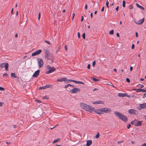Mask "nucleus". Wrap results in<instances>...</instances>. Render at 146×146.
<instances>
[{
	"mask_svg": "<svg viewBox=\"0 0 146 146\" xmlns=\"http://www.w3.org/2000/svg\"><path fill=\"white\" fill-rule=\"evenodd\" d=\"M94 111L99 115L104 114V113H109L111 111L110 108H101L100 109H95Z\"/></svg>",
	"mask_w": 146,
	"mask_h": 146,
	"instance_id": "1",
	"label": "nucleus"
},
{
	"mask_svg": "<svg viewBox=\"0 0 146 146\" xmlns=\"http://www.w3.org/2000/svg\"><path fill=\"white\" fill-rule=\"evenodd\" d=\"M80 106L83 109L85 110L86 111L90 112H92L94 111L95 108L90 106L89 105H88L84 103H80Z\"/></svg>",
	"mask_w": 146,
	"mask_h": 146,
	"instance_id": "2",
	"label": "nucleus"
},
{
	"mask_svg": "<svg viewBox=\"0 0 146 146\" xmlns=\"http://www.w3.org/2000/svg\"><path fill=\"white\" fill-rule=\"evenodd\" d=\"M114 114L116 116H117L123 121L125 122L127 121V117L122 113L117 111H115Z\"/></svg>",
	"mask_w": 146,
	"mask_h": 146,
	"instance_id": "3",
	"label": "nucleus"
},
{
	"mask_svg": "<svg viewBox=\"0 0 146 146\" xmlns=\"http://www.w3.org/2000/svg\"><path fill=\"white\" fill-rule=\"evenodd\" d=\"M47 69L48 70V71L46 72V74H49L54 72L56 70V69L54 67H51L50 66L48 65L46 66Z\"/></svg>",
	"mask_w": 146,
	"mask_h": 146,
	"instance_id": "4",
	"label": "nucleus"
},
{
	"mask_svg": "<svg viewBox=\"0 0 146 146\" xmlns=\"http://www.w3.org/2000/svg\"><path fill=\"white\" fill-rule=\"evenodd\" d=\"M8 66L9 64L8 63H2L0 64V67L1 68L4 67L5 69V70L7 71L8 70Z\"/></svg>",
	"mask_w": 146,
	"mask_h": 146,
	"instance_id": "5",
	"label": "nucleus"
},
{
	"mask_svg": "<svg viewBox=\"0 0 146 146\" xmlns=\"http://www.w3.org/2000/svg\"><path fill=\"white\" fill-rule=\"evenodd\" d=\"M129 113L132 115H137L138 113V111L135 110L131 109L128 111Z\"/></svg>",
	"mask_w": 146,
	"mask_h": 146,
	"instance_id": "6",
	"label": "nucleus"
},
{
	"mask_svg": "<svg viewBox=\"0 0 146 146\" xmlns=\"http://www.w3.org/2000/svg\"><path fill=\"white\" fill-rule=\"evenodd\" d=\"M63 81H64L65 82H66L67 83L69 82V81L68 80H67V78H62L60 79H58L57 80V82H61Z\"/></svg>",
	"mask_w": 146,
	"mask_h": 146,
	"instance_id": "7",
	"label": "nucleus"
},
{
	"mask_svg": "<svg viewBox=\"0 0 146 146\" xmlns=\"http://www.w3.org/2000/svg\"><path fill=\"white\" fill-rule=\"evenodd\" d=\"M39 60L38 61V65L39 68L42 67L43 64V61L41 59H39Z\"/></svg>",
	"mask_w": 146,
	"mask_h": 146,
	"instance_id": "8",
	"label": "nucleus"
},
{
	"mask_svg": "<svg viewBox=\"0 0 146 146\" xmlns=\"http://www.w3.org/2000/svg\"><path fill=\"white\" fill-rule=\"evenodd\" d=\"M80 91V89L77 88H74L73 89L71 90L70 92L72 93H75Z\"/></svg>",
	"mask_w": 146,
	"mask_h": 146,
	"instance_id": "9",
	"label": "nucleus"
},
{
	"mask_svg": "<svg viewBox=\"0 0 146 146\" xmlns=\"http://www.w3.org/2000/svg\"><path fill=\"white\" fill-rule=\"evenodd\" d=\"M42 52V50L40 49H39L34 52L32 54V56H35L37 55L40 54Z\"/></svg>",
	"mask_w": 146,
	"mask_h": 146,
	"instance_id": "10",
	"label": "nucleus"
},
{
	"mask_svg": "<svg viewBox=\"0 0 146 146\" xmlns=\"http://www.w3.org/2000/svg\"><path fill=\"white\" fill-rule=\"evenodd\" d=\"M144 21V18H143L142 19L138 21H134V22L135 23H136L137 24L141 25L143 23V22Z\"/></svg>",
	"mask_w": 146,
	"mask_h": 146,
	"instance_id": "11",
	"label": "nucleus"
},
{
	"mask_svg": "<svg viewBox=\"0 0 146 146\" xmlns=\"http://www.w3.org/2000/svg\"><path fill=\"white\" fill-rule=\"evenodd\" d=\"M92 103L94 104H103L104 102L102 101H93L92 102Z\"/></svg>",
	"mask_w": 146,
	"mask_h": 146,
	"instance_id": "12",
	"label": "nucleus"
},
{
	"mask_svg": "<svg viewBox=\"0 0 146 146\" xmlns=\"http://www.w3.org/2000/svg\"><path fill=\"white\" fill-rule=\"evenodd\" d=\"M133 90L136 91L137 92H146V90H145L142 89H133Z\"/></svg>",
	"mask_w": 146,
	"mask_h": 146,
	"instance_id": "13",
	"label": "nucleus"
},
{
	"mask_svg": "<svg viewBox=\"0 0 146 146\" xmlns=\"http://www.w3.org/2000/svg\"><path fill=\"white\" fill-rule=\"evenodd\" d=\"M40 71L39 70H38L35 71L33 75V77H37L39 75Z\"/></svg>",
	"mask_w": 146,
	"mask_h": 146,
	"instance_id": "14",
	"label": "nucleus"
},
{
	"mask_svg": "<svg viewBox=\"0 0 146 146\" xmlns=\"http://www.w3.org/2000/svg\"><path fill=\"white\" fill-rule=\"evenodd\" d=\"M142 121H139L137 120L136 123H135V126H139L142 125Z\"/></svg>",
	"mask_w": 146,
	"mask_h": 146,
	"instance_id": "15",
	"label": "nucleus"
},
{
	"mask_svg": "<svg viewBox=\"0 0 146 146\" xmlns=\"http://www.w3.org/2000/svg\"><path fill=\"white\" fill-rule=\"evenodd\" d=\"M50 86H51L49 85H47L43 87H40L39 88V89L40 90L45 89L49 87Z\"/></svg>",
	"mask_w": 146,
	"mask_h": 146,
	"instance_id": "16",
	"label": "nucleus"
},
{
	"mask_svg": "<svg viewBox=\"0 0 146 146\" xmlns=\"http://www.w3.org/2000/svg\"><path fill=\"white\" fill-rule=\"evenodd\" d=\"M92 143V141L91 140H88L86 141V146H90Z\"/></svg>",
	"mask_w": 146,
	"mask_h": 146,
	"instance_id": "17",
	"label": "nucleus"
},
{
	"mask_svg": "<svg viewBox=\"0 0 146 146\" xmlns=\"http://www.w3.org/2000/svg\"><path fill=\"white\" fill-rule=\"evenodd\" d=\"M140 106L141 108H146V104L145 103L143 104H141L140 105Z\"/></svg>",
	"mask_w": 146,
	"mask_h": 146,
	"instance_id": "18",
	"label": "nucleus"
},
{
	"mask_svg": "<svg viewBox=\"0 0 146 146\" xmlns=\"http://www.w3.org/2000/svg\"><path fill=\"white\" fill-rule=\"evenodd\" d=\"M136 6H137V7H138L139 8H140V9H142L143 10H144V8L141 6L139 5L138 3H137L136 4Z\"/></svg>",
	"mask_w": 146,
	"mask_h": 146,
	"instance_id": "19",
	"label": "nucleus"
},
{
	"mask_svg": "<svg viewBox=\"0 0 146 146\" xmlns=\"http://www.w3.org/2000/svg\"><path fill=\"white\" fill-rule=\"evenodd\" d=\"M69 80V81L74 82L76 84H79V81H76L73 80Z\"/></svg>",
	"mask_w": 146,
	"mask_h": 146,
	"instance_id": "20",
	"label": "nucleus"
},
{
	"mask_svg": "<svg viewBox=\"0 0 146 146\" xmlns=\"http://www.w3.org/2000/svg\"><path fill=\"white\" fill-rule=\"evenodd\" d=\"M60 140V138H58L54 140L52 143H54L56 142H58V141H59Z\"/></svg>",
	"mask_w": 146,
	"mask_h": 146,
	"instance_id": "21",
	"label": "nucleus"
},
{
	"mask_svg": "<svg viewBox=\"0 0 146 146\" xmlns=\"http://www.w3.org/2000/svg\"><path fill=\"white\" fill-rule=\"evenodd\" d=\"M118 96H119V97H124V93H119L118 94Z\"/></svg>",
	"mask_w": 146,
	"mask_h": 146,
	"instance_id": "22",
	"label": "nucleus"
},
{
	"mask_svg": "<svg viewBox=\"0 0 146 146\" xmlns=\"http://www.w3.org/2000/svg\"><path fill=\"white\" fill-rule=\"evenodd\" d=\"M137 121V119H135V120H134L133 121H131V123L132 124H134V125H135V123H136V122Z\"/></svg>",
	"mask_w": 146,
	"mask_h": 146,
	"instance_id": "23",
	"label": "nucleus"
},
{
	"mask_svg": "<svg viewBox=\"0 0 146 146\" xmlns=\"http://www.w3.org/2000/svg\"><path fill=\"white\" fill-rule=\"evenodd\" d=\"M11 76L14 78L17 77V76L15 75V73H11ZM17 78H18V77Z\"/></svg>",
	"mask_w": 146,
	"mask_h": 146,
	"instance_id": "24",
	"label": "nucleus"
},
{
	"mask_svg": "<svg viewBox=\"0 0 146 146\" xmlns=\"http://www.w3.org/2000/svg\"><path fill=\"white\" fill-rule=\"evenodd\" d=\"M91 79L92 80L94 81L95 82L98 81L99 80L93 77L91 78Z\"/></svg>",
	"mask_w": 146,
	"mask_h": 146,
	"instance_id": "25",
	"label": "nucleus"
},
{
	"mask_svg": "<svg viewBox=\"0 0 146 146\" xmlns=\"http://www.w3.org/2000/svg\"><path fill=\"white\" fill-rule=\"evenodd\" d=\"M122 4H123V7H125V2L124 0H123V1L122 2Z\"/></svg>",
	"mask_w": 146,
	"mask_h": 146,
	"instance_id": "26",
	"label": "nucleus"
},
{
	"mask_svg": "<svg viewBox=\"0 0 146 146\" xmlns=\"http://www.w3.org/2000/svg\"><path fill=\"white\" fill-rule=\"evenodd\" d=\"M45 55H49V52L47 50H45Z\"/></svg>",
	"mask_w": 146,
	"mask_h": 146,
	"instance_id": "27",
	"label": "nucleus"
},
{
	"mask_svg": "<svg viewBox=\"0 0 146 146\" xmlns=\"http://www.w3.org/2000/svg\"><path fill=\"white\" fill-rule=\"evenodd\" d=\"M124 97L125 96L127 97L128 98H130V96L128 95L127 93H124Z\"/></svg>",
	"mask_w": 146,
	"mask_h": 146,
	"instance_id": "28",
	"label": "nucleus"
},
{
	"mask_svg": "<svg viewBox=\"0 0 146 146\" xmlns=\"http://www.w3.org/2000/svg\"><path fill=\"white\" fill-rule=\"evenodd\" d=\"M109 34L111 35H112L113 34V30H111L109 32Z\"/></svg>",
	"mask_w": 146,
	"mask_h": 146,
	"instance_id": "29",
	"label": "nucleus"
},
{
	"mask_svg": "<svg viewBox=\"0 0 146 146\" xmlns=\"http://www.w3.org/2000/svg\"><path fill=\"white\" fill-rule=\"evenodd\" d=\"M99 133H98L95 136V137L96 138H98L99 137Z\"/></svg>",
	"mask_w": 146,
	"mask_h": 146,
	"instance_id": "30",
	"label": "nucleus"
},
{
	"mask_svg": "<svg viewBox=\"0 0 146 146\" xmlns=\"http://www.w3.org/2000/svg\"><path fill=\"white\" fill-rule=\"evenodd\" d=\"M49 56V55H45V57L47 59V60H48L49 59H48Z\"/></svg>",
	"mask_w": 146,
	"mask_h": 146,
	"instance_id": "31",
	"label": "nucleus"
},
{
	"mask_svg": "<svg viewBox=\"0 0 146 146\" xmlns=\"http://www.w3.org/2000/svg\"><path fill=\"white\" fill-rule=\"evenodd\" d=\"M82 37L84 39L85 38V33H84L82 35Z\"/></svg>",
	"mask_w": 146,
	"mask_h": 146,
	"instance_id": "32",
	"label": "nucleus"
},
{
	"mask_svg": "<svg viewBox=\"0 0 146 146\" xmlns=\"http://www.w3.org/2000/svg\"><path fill=\"white\" fill-rule=\"evenodd\" d=\"M96 64V62L95 61H94L92 63V65L93 66H94Z\"/></svg>",
	"mask_w": 146,
	"mask_h": 146,
	"instance_id": "33",
	"label": "nucleus"
},
{
	"mask_svg": "<svg viewBox=\"0 0 146 146\" xmlns=\"http://www.w3.org/2000/svg\"><path fill=\"white\" fill-rule=\"evenodd\" d=\"M4 90V89L2 87H0V90L1 91H3Z\"/></svg>",
	"mask_w": 146,
	"mask_h": 146,
	"instance_id": "34",
	"label": "nucleus"
},
{
	"mask_svg": "<svg viewBox=\"0 0 146 146\" xmlns=\"http://www.w3.org/2000/svg\"><path fill=\"white\" fill-rule=\"evenodd\" d=\"M126 80L127 82L128 83L130 82V81L129 79L128 78H127L126 79Z\"/></svg>",
	"mask_w": 146,
	"mask_h": 146,
	"instance_id": "35",
	"label": "nucleus"
},
{
	"mask_svg": "<svg viewBox=\"0 0 146 146\" xmlns=\"http://www.w3.org/2000/svg\"><path fill=\"white\" fill-rule=\"evenodd\" d=\"M8 76V74L7 73H4L3 75V76Z\"/></svg>",
	"mask_w": 146,
	"mask_h": 146,
	"instance_id": "36",
	"label": "nucleus"
},
{
	"mask_svg": "<svg viewBox=\"0 0 146 146\" xmlns=\"http://www.w3.org/2000/svg\"><path fill=\"white\" fill-rule=\"evenodd\" d=\"M133 7L132 5H129V9H133Z\"/></svg>",
	"mask_w": 146,
	"mask_h": 146,
	"instance_id": "37",
	"label": "nucleus"
},
{
	"mask_svg": "<svg viewBox=\"0 0 146 146\" xmlns=\"http://www.w3.org/2000/svg\"><path fill=\"white\" fill-rule=\"evenodd\" d=\"M134 45L133 44L132 45V46H131V48L132 49H134Z\"/></svg>",
	"mask_w": 146,
	"mask_h": 146,
	"instance_id": "38",
	"label": "nucleus"
},
{
	"mask_svg": "<svg viewBox=\"0 0 146 146\" xmlns=\"http://www.w3.org/2000/svg\"><path fill=\"white\" fill-rule=\"evenodd\" d=\"M44 42H46V43H48V44H50V42L48 41H47V40H45V41H44Z\"/></svg>",
	"mask_w": 146,
	"mask_h": 146,
	"instance_id": "39",
	"label": "nucleus"
},
{
	"mask_svg": "<svg viewBox=\"0 0 146 146\" xmlns=\"http://www.w3.org/2000/svg\"><path fill=\"white\" fill-rule=\"evenodd\" d=\"M69 85H70L69 84H68L66 85H65L64 87L65 88H66L69 86Z\"/></svg>",
	"mask_w": 146,
	"mask_h": 146,
	"instance_id": "40",
	"label": "nucleus"
},
{
	"mask_svg": "<svg viewBox=\"0 0 146 146\" xmlns=\"http://www.w3.org/2000/svg\"><path fill=\"white\" fill-rule=\"evenodd\" d=\"M90 64H88L87 67L88 69H90Z\"/></svg>",
	"mask_w": 146,
	"mask_h": 146,
	"instance_id": "41",
	"label": "nucleus"
},
{
	"mask_svg": "<svg viewBox=\"0 0 146 146\" xmlns=\"http://www.w3.org/2000/svg\"><path fill=\"white\" fill-rule=\"evenodd\" d=\"M130 126H131V125L130 124H129L127 126V128L128 129H129L130 128Z\"/></svg>",
	"mask_w": 146,
	"mask_h": 146,
	"instance_id": "42",
	"label": "nucleus"
},
{
	"mask_svg": "<svg viewBox=\"0 0 146 146\" xmlns=\"http://www.w3.org/2000/svg\"><path fill=\"white\" fill-rule=\"evenodd\" d=\"M40 13H39L38 14V20H39L40 19Z\"/></svg>",
	"mask_w": 146,
	"mask_h": 146,
	"instance_id": "43",
	"label": "nucleus"
},
{
	"mask_svg": "<svg viewBox=\"0 0 146 146\" xmlns=\"http://www.w3.org/2000/svg\"><path fill=\"white\" fill-rule=\"evenodd\" d=\"M78 38H80V33L79 32H78Z\"/></svg>",
	"mask_w": 146,
	"mask_h": 146,
	"instance_id": "44",
	"label": "nucleus"
},
{
	"mask_svg": "<svg viewBox=\"0 0 146 146\" xmlns=\"http://www.w3.org/2000/svg\"><path fill=\"white\" fill-rule=\"evenodd\" d=\"M3 103L0 102V106H2L3 104Z\"/></svg>",
	"mask_w": 146,
	"mask_h": 146,
	"instance_id": "45",
	"label": "nucleus"
},
{
	"mask_svg": "<svg viewBox=\"0 0 146 146\" xmlns=\"http://www.w3.org/2000/svg\"><path fill=\"white\" fill-rule=\"evenodd\" d=\"M109 4V2H108V0H107L106 2V5H108Z\"/></svg>",
	"mask_w": 146,
	"mask_h": 146,
	"instance_id": "46",
	"label": "nucleus"
},
{
	"mask_svg": "<svg viewBox=\"0 0 146 146\" xmlns=\"http://www.w3.org/2000/svg\"><path fill=\"white\" fill-rule=\"evenodd\" d=\"M104 7H103L102 8V9H101V11L102 12H103L104 10Z\"/></svg>",
	"mask_w": 146,
	"mask_h": 146,
	"instance_id": "47",
	"label": "nucleus"
},
{
	"mask_svg": "<svg viewBox=\"0 0 146 146\" xmlns=\"http://www.w3.org/2000/svg\"><path fill=\"white\" fill-rule=\"evenodd\" d=\"M64 48H65V49L67 51V45H66L65 46Z\"/></svg>",
	"mask_w": 146,
	"mask_h": 146,
	"instance_id": "48",
	"label": "nucleus"
},
{
	"mask_svg": "<svg viewBox=\"0 0 146 146\" xmlns=\"http://www.w3.org/2000/svg\"><path fill=\"white\" fill-rule=\"evenodd\" d=\"M141 146H146V143L142 144Z\"/></svg>",
	"mask_w": 146,
	"mask_h": 146,
	"instance_id": "49",
	"label": "nucleus"
},
{
	"mask_svg": "<svg viewBox=\"0 0 146 146\" xmlns=\"http://www.w3.org/2000/svg\"><path fill=\"white\" fill-rule=\"evenodd\" d=\"M75 15V14L74 13L72 15V20H73V19L74 18Z\"/></svg>",
	"mask_w": 146,
	"mask_h": 146,
	"instance_id": "50",
	"label": "nucleus"
},
{
	"mask_svg": "<svg viewBox=\"0 0 146 146\" xmlns=\"http://www.w3.org/2000/svg\"><path fill=\"white\" fill-rule=\"evenodd\" d=\"M139 85L140 86V87L141 88H143L144 87V86L143 85H141V84H139Z\"/></svg>",
	"mask_w": 146,
	"mask_h": 146,
	"instance_id": "51",
	"label": "nucleus"
},
{
	"mask_svg": "<svg viewBox=\"0 0 146 146\" xmlns=\"http://www.w3.org/2000/svg\"><path fill=\"white\" fill-rule=\"evenodd\" d=\"M79 84H84V83L80 81H79Z\"/></svg>",
	"mask_w": 146,
	"mask_h": 146,
	"instance_id": "52",
	"label": "nucleus"
},
{
	"mask_svg": "<svg viewBox=\"0 0 146 146\" xmlns=\"http://www.w3.org/2000/svg\"><path fill=\"white\" fill-rule=\"evenodd\" d=\"M119 7L117 6V7L115 9L117 11H118V10Z\"/></svg>",
	"mask_w": 146,
	"mask_h": 146,
	"instance_id": "53",
	"label": "nucleus"
},
{
	"mask_svg": "<svg viewBox=\"0 0 146 146\" xmlns=\"http://www.w3.org/2000/svg\"><path fill=\"white\" fill-rule=\"evenodd\" d=\"M83 19H84V17H83V16H82V17H81V21H83Z\"/></svg>",
	"mask_w": 146,
	"mask_h": 146,
	"instance_id": "54",
	"label": "nucleus"
},
{
	"mask_svg": "<svg viewBox=\"0 0 146 146\" xmlns=\"http://www.w3.org/2000/svg\"><path fill=\"white\" fill-rule=\"evenodd\" d=\"M146 96V93H145L143 95V98H145Z\"/></svg>",
	"mask_w": 146,
	"mask_h": 146,
	"instance_id": "55",
	"label": "nucleus"
},
{
	"mask_svg": "<svg viewBox=\"0 0 146 146\" xmlns=\"http://www.w3.org/2000/svg\"><path fill=\"white\" fill-rule=\"evenodd\" d=\"M116 35H117V36L118 37H119V35L118 33H117L116 34Z\"/></svg>",
	"mask_w": 146,
	"mask_h": 146,
	"instance_id": "56",
	"label": "nucleus"
},
{
	"mask_svg": "<svg viewBox=\"0 0 146 146\" xmlns=\"http://www.w3.org/2000/svg\"><path fill=\"white\" fill-rule=\"evenodd\" d=\"M133 70V67L132 66H131L130 67V70L131 71H132Z\"/></svg>",
	"mask_w": 146,
	"mask_h": 146,
	"instance_id": "57",
	"label": "nucleus"
},
{
	"mask_svg": "<svg viewBox=\"0 0 146 146\" xmlns=\"http://www.w3.org/2000/svg\"><path fill=\"white\" fill-rule=\"evenodd\" d=\"M35 101H36L37 102L40 103V100H35Z\"/></svg>",
	"mask_w": 146,
	"mask_h": 146,
	"instance_id": "58",
	"label": "nucleus"
},
{
	"mask_svg": "<svg viewBox=\"0 0 146 146\" xmlns=\"http://www.w3.org/2000/svg\"><path fill=\"white\" fill-rule=\"evenodd\" d=\"M135 34H136V37H137L138 36V33L137 32H136Z\"/></svg>",
	"mask_w": 146,
	"mask_h": 146,
	"instance_id": "59",
	"label": "nucleus"
},
{
	"mask_svg": "<svg viewBox=\"0 0 146 146\" xmlns=\"http://www.w3.org/2000/svg\"><path fill=\"white\" fill-rule=\"evenodd\" d=\"M85 8L86 9H87V5H85Z\"/></svg>",
	"mask_w": 146,
	"mask_h": 146,
	"instance_id": "60",
	"label": "nucleus"
},
{
	"mask_svg": "<svg viewBox=\"0 0 146 146\" xmlns=\"http://www.w3.org/2000/svg\"><path fill=\"white\" fill-rule=\"evenodd\" d=\"M90 16L91 18L92 17H93V13H91L90 14Z\"/></svg>",
	"mask_w": 146,
	"mask_h": 146,
	"instance_id": "61",
	"label": "nucleus"
},
{
	"mask_svg": "<svg viewBox=\"0 0 146 146\" xmlns=\"http://www.w3.org/2000/svg\"><path fill=\"white\" fill-rule=\"evenodd\" d=\"M122 142H123V141H119L117 143H120Z\"/></svg>",
	"mask_w": 146,
	"mask_h": 146,
	"instance_id": "62",
	"label": "nucleus"
},
{
	"mask_svg": "<svg viewBox=\"0 0 146 146\" xmlns=\"http://www.w3.org/2000/svg\"><path fill=\"white\" fill-rule=\"evenodd\" d=\"M17 125H14V126H13V128H16L17 127Z\"/></svg>",
	"mask_w": 146,
	"mask_h": 146,
	"instance_id": "63",
	"label": "nucleus"
},
{
	"mask_svg": "<svg viewBox=\"0 0 146 146\" xmlns=\"http://www.w3.org/2000/svg\"><path fill=\"white\" fill-rule=\"evenodd\" d=\"M43 99H46V97L45 96H44L43 97Z\"/></svg>",
	"mask_w": 146,
	"mask_h": 146,
	"instance_id": "64",
	"label": "nucleus"
}]
</instances>
